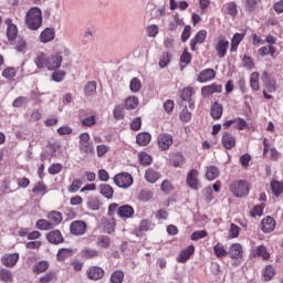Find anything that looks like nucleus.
<instances>
[{"mask_svg":"<svg viewBox=\"0 0 283 283\" xmlns=\"http://www.w3.org/2000/svg\"><path fill=\"white\" fill-rule=\"evenodd\" d=\"M25 25L29 30H39L43 25V13L39 7H33L27 12Z\"/></svg>","mask_w":283,"mask_h":283,"instance_id":"f03ea898","label":"nucleus"},{"mask_svg":"<svg viewBox=\"0 0 283 283\" xmlns=\"http://www.w3.org/2000/svg\"><path fill=\"white\" fill-rule=\"evenodd\" d=\"M263 83L270 93H273L277 90L275 78L269 76L268 72L263 73Z\"/></svg>","mask_w":283,"mask_h":283,"instance_id":"412c9836","label":"nucleus"},{"mask_svg":"<svg viewBox=\"0 0 283 283\" xmlns=\"http://www.w3.org/2000/svg\"><path fill=\"white\" fill-rule=\"evenodd\" d=\"M270 187L273 196H275V198H280V195L283 193V181L273 179Z\"/></svg>","mask_w":283,"mask_h":283,"instance_id":"c756f323","label":"nucleus"},{"mask_svg":"<svg viewBox=\"0 0 283 283\" xmlns=\"http://www.w3.org/2000/svg\"><path fill=\"white\" fill-rule=\"evenodd\" d=\"M48 219L52 221V224H54V227H57V224H61V222H63V213L59 211H51L48 214Z\"/></svg>","mask_w":283,"mask_h":283,"instance_id":"f704fd0d","label":"nucleus"},{"mask_svg":"<svg viewBox=\"0 0 283 283\" xmlns=\"http://www.w3.org/2000/svg\"><path fill=\"white\" fill-rule=\"evenodd\" d=\"M230 191L235 196V198H244V196H249V182L244 180H238L231 184Z\"/></svg>","mask_w":283,"mask_h":283,"instance_id":"20e7f679","label":"nucleus"},{"mask_svg":"<svg viewBox=\"0 0 283 283\" xmlns=\"http://www.w3.org/2000/svg\"><path fill=\"white\" fill-rule=\"evenodd\" d=\"M196 253V248L193 245H189L185 250H181L179 253V256L177 258V262H180L181 264H185Z\"/></svg>","mask_w":283,"mask_h":283,"instance_id":"a211bd4d","label":"nucleus"},{"mask_svg":"<svg viewBox=\"0 0 283 283\" xmlns=\"http://www.w3.org/2000/svg\"><path fill=\"white\" fill-rule=\"evenodd\" d=\"M222 112H224V108L222 107V104L216 102L214 104L211 105L210 116L214 120H220V118H222Z\"/></svg>","mask_w":283,"mask_h":283,"instance_id":"4be33fe9","label":"nucleus"},{"mask_svg":"<svg viewBox=\"0 0 283 283\" xmlns=\"http://www.w3.org/2000/svg\"><path fill=\"white\" fill-rule=\"evenodd\" d=\"M86 275L88 280H92L93 282H98V280H103V277H105V270H103L98 265H93L87 269Z\"/></svg>","mask_w":283,"mask_h":283,"instance_id":"423d86ee","label":"nucleus"},{"mask_svg":"<svg viewBox=\"0 0 283 283\" xmlns=\"http://www.w3.org/2000/svg\"><path fill=\"white\" fill-rule=\"evenodd\" d=\"M35 228L39 229V231H50L54 229V223L45 219H39L35 223Z\"/></svg>","mask_w":283,"mask_h":283,"instance_id":"72a5a7b5","label":"nucleus"},{"mask_svg":"<svg viewBox=\"0 0 283 283\" xmlns=\"http://www.w3.org/2000/svg\"><path fill=\"white\" fill-rule=\"evenodd\" d=\"M209 235V233L207 232V230H198V231H195L190 239L196 242L198 240H202V238H207Z\"/></svg>","mask_w":283,"mask_h":283,"instance_id":"13d9d810","label":"nucleus"},{"mask_svg":"<svg viewBox=\"0 0 283 283\" xmlns=\"http://www.w3.org/2000/svg\"><path fill=\"white\" fill-rule=\"evenodd\" d=\"M198 170L191 169L186 178L187 186L190 187V189H193L195 191H198V189H200V179H198Z\"/></svg>","mask_w":283,"mask_h":283,"instance_id":"0eeeda50","label":"nucleus"},{"mask_svg":"<svg viewBox=\"0 0 283 283\" xmlns=\"http://www.w3.org/2000/svg\"><path fill=\"white\" fill-rule=\"evenodd\" d=\"M72 255H74V250L70 248H61L57 251L56 260L57 262H65V260H67L69 258H72Z\"/></svg>","mask_w":283,"mask_h":283,"instance_id":"a878e982","label":"nucleus"},{"mask_svg":"<svg viewBox=\"0 0 283 283\" xmlns=\"http://www.w3.org/2000/svg\"><path fill=\"white\" fill-rule=\"evenodd\" d=\"M63 61H70V50L59 51L51 56L45 53H40L34 63L39 70H49L50 72H59Z\"/></svg>","mask_w":283,"mask_h":283,"instance_id":"f257e3e1","label":"nucleus"},{"mask_svg":"<svg viewBox=\"0 0 283 283\" xmlns=\"http://www.w3.org/2000/svg\"><path fill=\"white\" fill-rule=\"evenodd\" d=\"M251 255L252 258H261L265 262L271 260V253H269V250L263 244L253 248Z\"/></svg>","mask_w":283,"mask_h":283,"instance_id":"9b49d317","label":"nucleus"},{"mask_svg":"<svg viewBox=\"0 0 283 283\" xmlns=\"http://www.w3.org/2000/svg\"><path fill=\"white\" fill-rule=\"evenodd\" d=\"M151 157L149 156V154L147 153H140L139 154V163L140 165H143L144 167H147L148 165L151 164Z\"/></svg>","mask_w":283,"mask_h":283,"instance_id":"338daca9","label":"nucleus"},{"mask_svg":"<svg viewBox=\"0 0 283 283\" xmlns=\"http://www.w3.org/2000/svg\"><path fill=\"white\" fill-rule=\"evenodd\" d=\"M214 255L217 258H227L229 255V252L227 249H224V245L222 243H217L213 247Z\"/></svg>","mask_w":283,"mask_h":283,"instance_id":"a19ab883","label":"nucleus"},{"mask_svg":"<svg viewBox=\"0 0 283 283\" xmlns=\"http://www.w3.org/2000/svg\"><path fill=\"white\" fill-rule=\"evenodd\" d=\"M117 216L119 218H132L134 216V207L129 205H124L118 208Z\"/></svg>","mask_w":283,"mask_h":283,"instance_id":"cd10ccee","label":"nucleus"},{"mask_svg":"<svg viewBox=\"0 0 283 283\" xmlns=\"http://www.w3.org/2000/svg\"><path fill=\"white\" fill-rule=\"evenodd\" d=\"M136 143L140 147H147V145H149V143H151V134H149L147 132L137 134Z\"/></svg>","mask_w":283,"mask_h":283,"instance_id":"393cba45","label":"nucleus"},{"mask_svg":"<svg viewBox=\"0 0 283 283\" xmlns=\"http://www.w3.org/2000/svg\"><path fill=\"white\" fill-rule=\"evenodd\" d=\"M220 176V169L216 166H210L207 168L206 178L207 180H216Z\"/></svg>","mask_w":283,"mask_h":283,"instance_id":"4c0bfd02","label":"nucleus"},{"mask_svg":"<svg viewBox=\"0 0 283 283\" xmlns=\"http://www.w3.org/2000/svg\"><path fill=\"white\" fill-rule=\"evenodd\" d=\"M160 189L163 193H166V196H169V193L174 191V185L171 184V181L166 179L161 182Z\"/></svg>","mask_w":283,"mask_h":283,"instance_id":"864d4df0","label":"nucleus"},{"mask_svg":"<svg viewBox=\"0 0 283 283\" xmlns=\"http://www.w3.org/2000/svg\"><path fill=\"white\" fill-rule=\"evenodd\" d=\"M250 86L253 92H258L260 90V73L253 72L250 77Z\"/></svg>","mask_w":283,"mask_h":283,"instance_id":"58836bf2","label":"nucleus"},{"mask_svg":"<svg viewBox=\"0 0 283 283\" xmlns=\"http://www.w3.org/2000/svg\"><path fill=\"white\" fill-rule=\"evenodd\" d=\"M0 280L1 282H12V272L10 270L1 269L0 270Z\"/></svg>","mask_w":283,"mask_h":283,"instance_id":"bf43d9fd","label":"nucleus"},{"mask_svg":"<svg viewBox=\"0 0 283 283\" xmlns=\"http://www.w3.org/2000/svg\"><path fill=\"white\" fill-rule=\"evenodd\" d=\"M222 92V85L211 84L201 88L202 96H212V94H220Z\"/></svg>","mask_w":283,"mask_h":283,"instance_id":"6ab92c4d","label":"nucleus"},{"mask_svg":"<svg viewBox=\"0 0 283 283\" xmlns=\"http://www.w3.org/2000/svg\"><path fill=\"white\" fill-rule=\"evenodd\" d=\"M275 219L271 216H266L261 221V231H263V233H273V231H275Z\"/></svg>","mask_w":283,"mask_h":283,"instance_id":"9d476101","label":"nucleus"},{"mask_svg":"<svg viewBox=\"0 0 283 283\" xmlns=\"http://www.w3.org/2000/svg\"><path fill=\"white\" fill-rule=\"evenodd\" d=\"M242 245L239 243H233L228 252L229 258H231V260H240L242 258Z\"/></svg>","mask_w":283,"mask_h":283,"instance_id":"aec40b11","label":"nucleus"},{"mask_svg":"<svg viewBox=\"0 0 283 283\" xmlns=\"http://www.w3.org/2000/svg\"><path fill=\"white\" fill-rule=\"evenodd\" d=\"M202 196L206 202H211L213 200V189L211 187H207L202 190Z\"/></svg>","mask_w":283,"mask_h":283,"instance_id":"774afa93","label":"nucleus"},{"mask_svg":"<svg viewBox=\"0 0 283 283\" xmlns=\"http://www.w3.org/2000/svg\"><path fill=\"white\" fill-rule=\"evenodd\" d=\"M4 23L7 25V39L9 43H14L17 36H19V28H17V24L12 23V18L6 19Z\"/></svg>","mask_w":283,"mask_h":283,"instance_id":"39448f33","label":"nucleus"},{"mask_svg":"<svg viewBox=\"0 0 283 283\" xmlns=\"http://www.w3.org/2000/svg\"><path fill=\"white\" fill-rule=\"evenodd\" d=\"M15 41V50L17 52H25V48H28V42L25 39L19 36Z\"/></svg>","mask_w":283,"mask_h":283,"instance_id":"8fccbe9b","label":"nucleus"},{"mask_svg":"<svg viewBox=\"0 0 283 283\" xmlns=\"http://www.w3.org/2000/svg\"><path fill=\"white\" fill-rule=\"evenodd\" d=\"M221 145L224 149H233L235 147V136L229 132H224L221 137Z\"/></svg>","mask_w":283,"mask_h":283,"instance_id":"2eb2a0df","label":"nucleus"},{"mask_svg":"<svg viewBox=\"0 0 283 283\" xmlns=\"http://www.w3.org/2000/svg\"><path fill=\"white\" fill-rule=\"evenodd\" d=\"M56 38V31L54 28H46L40 33L41 43H50Z\"/></svg>","mask_w":283,"mask_h":283,"instance_id":"f3484780","label":"nucleus"},{"mask_svg":"<svg viewBox=\"0 0 283 283\" xmlns=\"http://www.w3.org/2000/svg\"><path fill=\"white\" fill-rule=\"evenodd\" d=\"M56 280V272L49 271L45 275L40 277V283H50Z\"/></svg>","mask_w":283,"mask_h":283,"instance_id":"3c124183","label":"nucleus"},{"mask_svg":"<svg viewBox=\"0 0 283 283\" xmlns=\"http://www.w3.org/2000/svg\"><path fill=\"white\" fill-rule=\"evenodd\" d=\"M112 244V240L107 235H101L97 239V247L101 249H109V245Z\"/></svg>","mask_w":283,"mask_h":283,"instance_id":"49530a36","label":"nucleus"},{"mask_svg":"<svg viewBox=\"0 0 283 283\" xmlns=\"http://www.w3.org/2000/svg\"><path fill=\"white\" fill-rule=\"evenodd\" d=\"M264 207H266V203H261V205H256L254 206V208L252 209L251 216L253 218H255V216H263L264 214Z\"/></svg>","mask_w":283,"mask_h":283,"instance_id":"69168bd1","label":"nucleus"},{"mask_svg":"<svg viewBox=\"0 0 283 283\" xmlns=\"http://www.w3.org/2000/svg\"><path fill=\"white\" fill-rule=\"evenodd\" d=\"M216 78V72H200L197 81L199 83H209V81H213Z\"/></svg>","mask_w":283,"mask_h":283,"instance_id":"c9c22d12","label":"nucleus"},{"mask_svg":"<svg viewBox=\"0 0 283 283\" xmlns=\"http://www.w3.org/2000/svg\"><path fill=\"white\" fill-rule=\"evenodd\" d=\"M113 116L116 120H123V118H125V113L123 112L122 105H117L114 107Z\"/></svg>","mask_w":283,"mask_h":283,"instance_id":"6e6d98bb","label":"nucleus"},{"mask_svg":"<svg viewBox=\"0 0 283 283\" xmlns=\"http://www.w3.org/2000/svg\"><path fill=\"white\" fill-rule=\"evenodd\" d=\"M80 150L84 154H94V143L87 142L84 144H80Z\"/></svg>","mask_w":283,"mask_h":283,"instance_id":"603ef678","label":"nucleus"},{"mask_svg":"<svg viewBox=\"0 0 283 283\" xmlns=\"http://www.w3.org/2000/svg\"><path fill=\"white\" fill-rule=\"evenodd\" d=\"M207 41V30H200L196 33L195 38L190 40V49L192 52H196L197 45L205 43Z\"/></svg>","mask_w":283,"mask_h":283,"instance_id":"4468645a","label":"nucleus"},{"mask_svg":"<svg viewBox=\"0 0 283 283\" xmlns=\"http://www.w3.org/2000/svg\"><path fill=\"white\" fill-rule=\"evenodd\" d=\"M247 33H234L231 39L230 52H238V48L242 41H244Z\"/></svg>","mask_w":283,"mask_h":283,"instance_id":"5701e85b","label":"nucleus"},{"mask_svg":"<svg viewBox=\"0 0 283 283\" xmlns=\"http://www.w3.org/2000/svg\"><path fill=\"white\" fill-rule=\"evenodd\" d=\"M171 63V53L166 52L161 55V59L159 61V67H167Z\"/></svg>","mask_w":283,"mask_h":283,"instance_id":"680f3d73","label":"nucleus"},{"mask_svg":"<svg viewBox=\"0 0 283 283\" xmlns=\"http://www.w3.org/2000/svg\"><path fill=\"white\" fill-rule=\"evenodd\" d=\"M99 252L96 249L92 248H84L81 251V259L82 260H94V258H98Z\"/></svg>","mask_w":283,"mask_h":283,"instance_id":"bb28decb","label":"nucleus"},{"mask_svg":"<svg viewBox=\"0 0 283 283\" xmlns=\"http://www.w3.org/2000/svg\"><path fill=\"white\" fill-rule=\"evenodd\" d=\"M83 127H94L96 125V115H91L81 120Z\"/></svg>","mask_w":283,"mask_h":283,"instance_id":"052dcab7","label":"nucleus"},{"mask_svg":"<svg viewBox=\"0 0 283 283\" xmlns=\"http://www.w3.org/2000/svg\"><path fill=\"white\" fill-rule=\"evenodd\" d=\"M275 275H277V271H275V268L272 264H269L263 269L264 282H271Z\"/></svg>","mask_w":283,"mask_h":283,"instance_id":"7c9ffc66","label":"nucleus"},{"mask_svg":"<svg viewBox=\"0 0 283 283\" xmlns=\"http://www.w3.org/2000/svg\"><path fill=\"white\" fill-rule=\"evenodd\" d=\"M104 231H106V233H114V231H116V219L115 218H112L111 220H108L105 223Z\"/></svg>","mask_w":283,"mask_h":283,"instance_id":"4d7b16f0","label":"nucleus"},{"mask_svg":"<svg viewBox=\"0 0 283 283\" xmlns=\"http://www.w3.org/2000/svg\"><path fill=\"white\" fill-rule=\"evenodd\" d=\"M193 96V87H186L180 93V98L184 101H191Z\"/></svg>","mask_w":283,"mask_h":283,"instance_id":"5fc2aeb1","label":"nucleus"},{"mask_svg":"<svg viewBox=\"0 0 283 283\" xmlns=\"http://www.w3.org/2000/svg\"><path fill=\"white\" fill-rule=\"evenodd\" d=\"M28 103H30V99L25 96H19L17 97L13 103H12V107H25V105H28Z\"/></svg>","mask_w":283,"mask_h":283,"instance_id":"de8ad7c7","label":"nucleus"},{"mask_svg":"<svg viewBox=\"0 0 283 283\" xmlns=\"http://www.w3.org/2000/svg\"><path fill=\"white\" fill-rule=\"evenodd\" d=\"M262 3V0H245L244 10L249 14H253L258 10V6Z\"/></svg>","mask_w":283,"mask_h":283,"instance_id":"473e14b6","label":"nucleus"},{"mask_svg":"<svg viewBox=\"0 0 283 283\" xmlns=\"http://www.w3.org/2000/svg\"><path fill=\"white\" fill-rule=\"evenodd\" d=\"M138 97L129 96L125 101V109H136V107H138Z\"/></svg>","mask_w":283,"mask_h":283,"instance_id":"a18cd8bd","label":"nucleus"},{"mask_svg":"<svg viewBox=\"0 0 283 283\" xmlns=\"http://www.w3.org/2000/svg\"><path fill=\"white\" fill-rule=\"evenodd\" d=\"M32 193L35 196L48 193V186L43 181H38L32 188Z\"/></svg>","mask_w":283,"mask_h":283,"instance_id":"79ce46f5","label":"nucleus"},{"mask_svg":"<svg viewBox=\"0 0 283 283\" xmlns=\"http://www.w3.org/2000/svg\"><path fill=\"white\" fill-rule=\"evenodd\" d=\"M84 94L87 97L94 96V94H96V82L95 81L86 83V85L84 86Z\"/></svg>","mask_w":283,"mask_h":283,"instance_id":"c03bdc74","label":"nucleus"},{"mask_svg":"<svg viewBox=\"0 0 283 283\" xmlns=\"http://www.w3.org/2000/svg\"><path fill=\"white\" fill-rule=\"evenodd\" d=\"M154 198V191L149 189H142L138 193L139 202H149Z\"/></svg>","mask_w":283,"mask_h":283,"instance_id":"e433bc0d","label":"nucleus"},{"mask_svg":"<svg viewBox=\"0 0 283 283\" xmlns=\"http://www.w3.org/2000/svg\"><path fill=\"white\" fill-rule=\"evenodd\" d=\"M113 182L116 187H119V189H129V187L134 185V177H132L129 172H119L114 176Z\"/></svg>","mask_w":283,"mask_h":283,"instance_id":"7ed1b4c3","label":"nucleus"},{"mask_svg":"<svg viewBox=\"0 0 283 283\" xmlns=\"http://www.w3.org/2000/svg\"><path fill=\"white\" fill-rule=\"evenodd\" d=\"M242 63H243V67H245V70H253V67H255V63L253 62L252 56L244 55Z\"/></svg>","mask_w":283,"mask_h":283,"instance_id":"0e129e2a","label":"nucleus"},{"mask_svg":"<svg viewBox=\"0 0 283 283\" xmlns=\"http://www.w3.org/2000/svg\"><path fill=\"white\" fill-rule=\"evenodd\" d=\"M82 186H83V180L74 179L72 185L69 186V192L76 193V191H78V189H81Z\"/></svg>","mask_w":283,"mask_h":283,"instance_id":"e2e57ef3","label":"nucleus"},{"mask_svg":"<svg viewBox=\"0 0 283 283\" xmlns=\"http://www.w3.org/2000/svg\"><path fill=\"white\" fill-rule=\"evenodd\" d=\"M48 269H50V263L48 261H40L33 265L32 271L35 275H39L45 273Z\"/></svg>","mask_w":283,"mask_h":283,"instance_id":"2f4dec72","label":"nucleus"},{"mask_svg":"<svg viewBox=\"0 0 283 283\" xmlns=\"http://www.w3.org/2000/svg\"><path fill=\"white\" fill-rule=\"evenodd\" d=\"M228 50L229 41L224 36L220 38L216 44V52L218 53L219 59H224Z\"/></svg>","mask_w":283,"mask_h":283,"instance_id":"ddd939ff","label":"nucleus"},{"mask_svg":"<svg viewBox=\"0 0 283 283\" xmlns=\"http://www.w3.org/2000/svg\"><path fill=\"white\" fill-rule=\"evenodd\" d=\"M70 231L72 235H83L87 231V224L81 220L73 221L70 226Z\"/></svg>","mask_w":283,"mask_h":283,"instance_id":"1a4fd4ad","label":"nucleus"},{"mask_svg":"<svg viewBox=\"0 0 283 283\" xmlns=\"http://www.w3.org/2000/svg\"><path fill=\"white\" fill-rule=\"evenodd\" d=\"M46 240L50 242V244H63L65 242L61 230H52L48 232Z\"/></svg>","mask_w":283,"mask_h":283,"instance_id":"f8f14e48","label":"nucleus"},{"mask_svg":"<svg viewBox=\"0 0 283 283\" xmlns=\"http://www.w3.org/2000/svg\"><path fill=\"white\" fill-rule=\"evenodd\" d=\"M86 206L91 211H98L101 209V200H98V197H91L87 199Z\"/></svg>","mask_w":283,"mask_h":283,"instance_id":"ea45409f","label":"nucleus"},{"mask_svg":"<svg viewBox=\"0 0 283 283\" xmlns=\"http://www.w3.org/2000/svg\"><path fill=\"white\" fill-rule=\"evenodd\" d=\"M129 87H130V92L136 94L137 92H140L142 87H143V83H140V80H138V77H134L130 81Z\"/></svg>","mask_w":283,"mask_h":283,"instance_id":"09e8293b","label":"nucleus"},{"mask_svg":"<svg viewBox=\"0 0 283 283\" xmlns=\"http://www.w3.org/2000/svg\"><path fill=\"white\" fill-rule=\"evenodd\" d=\"M3 266L12 268L19 262V253L7 254L1 259Z\"/></svg>","mask_w":283,"mask_h":283,"instance_id":"b1692460","label":"nucleus"},{"mask_svg":"<svg viewBox=\"0 0 283 283\" xmlns=\"http://www.w3.org/2000/svg\"><path fill=\"white\" fill-rule=\"evenodd\" d=\"M163 178V175L154 168H148L145 171V180L150 185H156L158 180Z\"/></svg>","mask_w":283,"mask_h":283,"instance_id":"dca6fc26","label":"nucleus"},{"mask_svg":"<svg viewBox=\"0 0 283 283\" xmlns=\"http://www.w3.org/2000/svg\"><path fill=\"white\" fill-rule=\"evenodd\" d=\"M99 193L107 200H112L114 198V188L109 184H102L99 185Z\"/></svg>","mask_w":283,"mask_h":283,"instance_id":"c85d7f7f","label":"nucleus"},{"mask_svg":"<svg viewBox=\"0 0 283 283\" xmlns=\"http://www.w3.org/2000/svg\"><path fill=\"white\" fill-rule=\"evenodd\" d=\"M111 283H123L125 280V273L120 270H116L111 274Z\"/></svg>","mask_w":283,"mask_h":283,"instance_id":"37998d69","label":"nucleus"},{"mask_svg":"<svg viewBox=\"0 0 283 283\" xmlns=\"http://www.w3.org/2000/svg\"><path fill=\"white\" fill-rule=\"evenodd\" d=\"M161 151H167L174 145V136L171 134L163 133L157 138Z\"/></svg>","mask_w":283,"mask_h":283,"instance_id":"6e6552de","label":"nucleus"}]
</instances>
